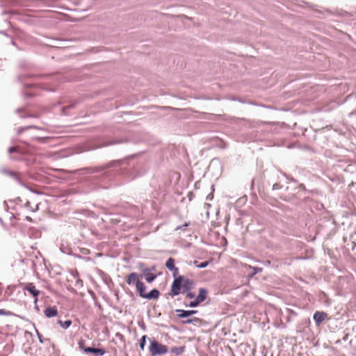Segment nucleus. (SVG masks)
I'll list each match as a JSON object with an SVG mask.
<instances>
[{"label":"nucleus","instance_id":"f257e3e1","mask_svg":"<svg viewBox=\"0 0 356 356\" xmlns=\"http://www.w3.org/2000/svg\"><path fill=\"white\" fill-rule=\"evenodd\" d=\"M195 286V282L193 280L183 275H178L172 284L169 296L173 297L185 291H192Z\"/></svg>","mask_w":356,"mask_h":356},{"label":"nucleus","instance_id":"f03ea898","mask_svg":"<svg viewBox=\"0 0 356 356\" xmlns=\"http://www.w3.org/2000/svg\"><path fill=\"white\" fill-rule=\"evenodd\" d=\"M208 290L205 288H200L199 289V293L197 297H195V294L194 292H192L191 291H187L182 294L185 295L186 298L188 299H193V300L191 301L188 306L191 307H196L198 305H200L202 302H204L208 296Z\"/></svg>","mask_w":356,"mask_h":356},{"label":"nucleus","instance_id":"7ed1b4c3","mask_svg":"<svg viewBox=\"0 0 356 356\" xmlns=\"http://www.w3.org/2000/svg\"><path fill=\"white\" fill-rule=\"evenodd\" d=\"M149 350L152 356L164 355L168 353V347L156 340H151Z\"/></svg>","mask_w":356,"mask_h":356},{"label":"nucleus","instance_id":"20e7f679","mask_svg":"<svg viewBox=\"0 0 356 356\" xmlns=\"http://www.w3.org/2000/svg\"><path fill=\"white\" fill-rule=\"evenodd\" d=\"M141 277V275H138L136 273H131L126 277V282L129 285H136L138 282H140Z\"/></svg>","mask_w":356,"mask_h":356},{"label":"nucleus","instance_id":"39448f33","mask_svg":"<svg viewBox=\"0 0 356 356\" xmlns=\"http://www.w3.org/2000/svg\"><path fill=\"white\" fill-rule=\"evenodd\" d=\"M24 290L29 291L33 297H35V302L38 301V296L40 294V291L35 289L33 283H28L24 288Z\"/></svg>","mask_w":356,"mask_h":356},{"label":"nucleus","instance_id":"423d86ee","mask_svg":"<svg viewBox=\"0 0 356 356\" xmlns=\"http://www.w3.org/2000/svg\"><path fill=\"white\" fill-rule=\"evenodd\" d=\"M317 325H319L323 321L327 318V314L323 312H316L313 316Z\"/></svg>","mask_w":356,"mask_h":356},{"label":"nucleus","instance_id":"0eeeda50","mask_svg":"<svg viewBox=\"0 0 356 356\" xmlns=\"http://www.w3.org/2000/svg\"><path fill=\"white\" fill-rule=\"evenodd\" d=\"M177 316L179 318H185L190 316L194 314H196L197 311L196 310H184V309H177Z\"/></svg>","mask_w":356,"mask_h":356},{"label":"nucleus","instance_id":"6e6552de","mask_svg":"<svg viewBox=\"0 0 356 356\" xmlns=\"http://www.w3.org/2000/svg\"><path fill=\"white\" fill-rule=\"evenodd\" d=\"M44 314L47 318H51L58 315V310L56 307H48L44 309Z\"/></svg>","mask_w":356,"mask_h":356},{"label":"nucleus","instance_id":"1a4fd4ad","mask_svg":"<svg viewBox=\"0 0 356 356\" xmlns=\"http://www.w3.org/2000/svg\"><path fill=\"white\" fill-rule=\"evenodd\" d=\"M84 352L93 353L96 355L102 356L105 354L106 351L102 348H84Z\"/></svg>","mask_w":356,"mask_h":356},{"label":"nucleus","instance_id":"9d476101","mask_svg":"<svg viewBox=\"0 0 356 356\" xmlns=\"http://www.w3.org/2000/svg\"><path fill=\"white\" fill-rule=\"evenodd\" d=\"M143 275L146 281L149 283L152 282L156 277L154 273H151L149 269L144 270Z\"/></svg>","mask_w":356,"mask_h":356},{"label":"nucleus","instance_id":"9b49d317","mask_svg":"<svg viewBox=\"0 0 356 356\" xmlns=\"http://www.w3.org/2000/svg\"><path fill=\"white\" fill-rule=\"evenodd\" d=\"M136 289L138 293H139V296L142 298H143V296H145L147 293H145V285L143 282L140 281L136 285Z\"/></svg>","mask_w":356,"mask_h":356},{"label":"nucleus","instance_id":"f8f14e48","mask_svg":"<svg viewBox=\"0 0 356 356\" xmlns=\"http://www.w3.org/2000/svg\"><path fill=\"white\" fill-rule=\"evenodd\" d=\"M159 295L160 293L157 289H153L145 296H143V298L146 299H157L159 297Z\"/></svg>","mask_w":356,"mask_h":356},{"label":"nucleus","instance_id":"ddd939ff","mask_svg":"<svg viewBox=\"0 0 356 356\" xmlns=\"http://www.w3.org/2000/svg\"><path fill=\"white\" fill-rule=\"evenodd\" d=\"M165 266H166V268H168L169 270H172L175 268V260H174V259H172V258H171V257H170V258H169V259L167 260L166 263H165Z\"/></svg>","mask_w":356,"mask_h":356},{"label":"nucleus","instance_id":"4468645a","mask_svg":"<svg viewBox=\"0 0 356 356\" xmlns=\"http://www.w3.org/2000/svg\"><path fill=\"white\" fill-rule=\"evenodd\" d=\"M184 347H174L171 349V352L173 353H175L176 355H179L184 353Z\"/></svg>","mask_w":356,"mask_h":356},{"label":"nucleus","instance_id":"2eb2a0df","mask_svg":"<svg viewBox=\"0 0 356 356\" xmlns=\"http://www.w3.org/2000/svg\"><path fill=\"white\" fill-rule=\"evenodd\" d=\"M58 323L60 324V326H62L63 328H67L71 325L72 321L70 320H67L63 322L61 320H58Z\"/></svg>","mask_w":356,"mask_h":356},{"label":"nucleus","instance_id":"dca6fc26","mask_svg":"<svg viewBox=\"0 0 356 356\" xmlns=\"http://www.w3.org/2000/svg\"><path fill=\"white\" fill-rule=\"evenodd\" d=\"M0 315L10 316L13 315V313L4 309H0Z\"/></svg>","mask_w":356,"mask_h":356},{"label":"nucleus","instance_id":"f3484780","mask_svg":"<svg viewBox=\"0 0 356 356\" xmlns=\"http://www.w3.org/2000/svg\"><path fill=\"white\" fill-rule=\"evenodd\" d=\"M145 343H146V336L144 335L142 337V338L140 339V348L143 350L144 348H145Z\"/></svg>","mask_w":356,"mask_h":356},{"label":"nucleus","instance_id":"a211bd4d","mask_svg":"<svg viewBox=\"0 0 356 356\" xmlns=\"http://www.w3.org/2000/svg\"><path fill=\"white\" fill-rule=\"evenodd\" d=\"M79 346L81 349L83 350H84V348H87L86 347H85V341L84 340H80L79 341Z\"/></svg>","mask_w":356,"mask_h":356},{"label":"nucleus","instance_id":"6ab92c4d","mask_svg":"<svg viewBox=\"0 0 356 356\" xmlns=\"http://www.w3.org/2000/svg\"><path fill=\"white\" fill-rule=\"evenodd\" d=\"M208 264H209L208 261H204V262L200 263V265H197V267L200 268H203L207 267L208 266Z\"/></svg>","mask_w":356,"mask_h":356},{"label":"nucleus","instance_id":"aec40b11","mask_svg":"<svg viewBox=\"0 0 356 356\" xmlns=\"http://www.w3.org/2000/svg\"><path fill=\"white\" fill-rule=\"evenodd\" d=\"M173 276L175 277V279L176 277H177V275H178V273H179V269L178 268L175 267L173 270Z\"/></svg>","mask_w":356,"mask_h":356},{"label":"nucleus","instance_id":"412c9836","mask_svg":"<svg viewBox=\"0 0 356 356\" xmlns=\"http://www.w3.org/2000/svg\"><path fill=\"white\" fill-rule=\"evenodd\" d=\"M189 222H186L185 223L184 225H183L182 226H179L176 228V230H179V229H184L183 228H184L185 227H187L189 225Z\"/></svg>","mask_w":356,"mask_h":356},{"label":"nucleus","instance_id":"4be33fe9","mask_svg":"<svg viewBox=\"0 0 356 356\" xmlns=\"http://www.w3.org/2000/svg\"><path fill=\"white\" fill-rule=\"evenodd\" d=\"M196 320H197V318H195L194 320H193V319H188V320H186V321H183V323H186V324H189V323H193L194 321H196Z\"/></svg>","mask_w":356,"mask_h":356},{"label":"nucleus","instance_id":"5701e85b","mask_svg":"<svg viewBox=\"0 0 356 356\" xmlns=\"http://www.w3.org/2000/svg\"><path fill=\"white\" fill-rule=\"evenodd\" d=\"M76 284L83 286V281L81 279L77 278Z\"/></svg>","mask_w":356,"mask_h":356},{"label":"nucleus","instance_id":"b1692460","mask_svg":"<svg viewBox=\"0 0 356 356\" xmlns=\"http://www.w3.org/2000/svg\"><path fill=\"white\" fill-rule=\"evenodd\" d=\"M8 151H9L10 153H12V152H14L17 151V149L15 147H12L9 148Z\"/></svg>","mask_w":356,"mask_h":356},{"label":"nucleus","instance_id":"393cba45","mask_svg":"<svg viewBox=\"0 0 356 356\" xmlns=\"http://www.w3.org/2000/svg\"><path fill=\"white\" fill-rule=\"evenodd\" d=\"M261 268H254V273H257V272H260L261 271Z\"/></svg>","mask_w":356,"mask_h":356},{"label":"nucleus","instance_id":"a878e982","mask_svg":"<svg viewBox=\"0 0 356 356\" xmlns=\"http://www.w3.org/2000/svg\"><path fill=\"white\" fill-rule=\"evenodd\" d=\"M194 264H195V265L196 266H197V265H200V264L198 263V261H195L194 262Z\"/></svg>","mask_w":356,"mask_h":356},{"label":"nucleus","instance_id":"bb28decb","mask_svg":"<svg viewBox=\"0 0 356 356\" xmlns=\"http://www.w3.org/2000/svg\"><path fill=\"white\" fill-rule=\"evenodd\" d=\"M26 219H27V220H30V221H31V218H29V217H28V216L26 217Z\"/></svg>","mask_w":356,"mask_h":356},{"label":"nucleus","instance_id":"cd10ccee","mask_svg":"<svg viewBox=\"0 0 356 356\" xmlns=\"http://www.w3.org/2000/svg\"><path fill=\"white\" fill-rule=\"evenodd\" d=\"M120 222V220H115V222Z\"/></svg>","mask_w":356,"mask_h":356}]
</instances>
